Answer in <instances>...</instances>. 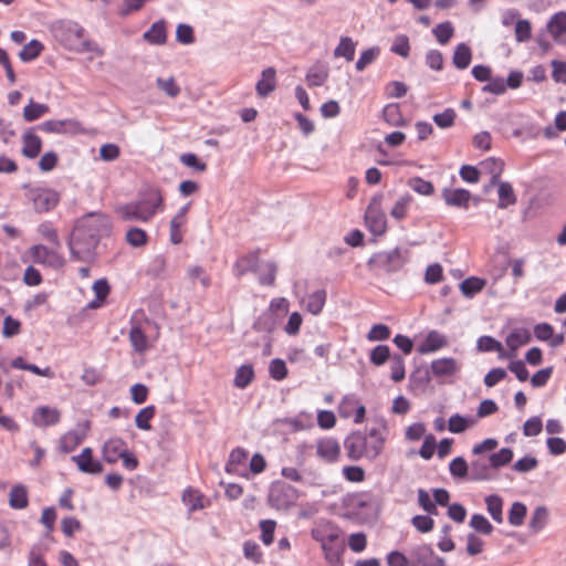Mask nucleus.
I'll use <instances>...</instances> for the list:
<instances>
[{"label": "nucleus", "mask_w": 566, "mask_h": 566, "mask_svg": "<svg viewBox=\"0 0 566 566\" xmlns=\"http://www.w3.org/2000/svg\"><path fill=\"white\" fill-rule=\"evenodd\" d=\"M112 229L107 217L90 213L77 221L74 227L69 247L74 258L88 261L94 256L99 239L108 235Z\"/></svg>", "instance_id": "1"}, {"label": "nucleus", "mask_w": 566, "mask_h": 566, "mask_svg": "<svg viewBox=\"0 0 566 566\" xmlns=\"http://www.w3.org/2000/svg\"><path fill=\"white\" fill-rule=\"evenodd\" d=\"M312 537L321 544L325 560L329 566H340L342 555L345 551V542L342 538L340 530L334 524L326 522L312 530Z\"/></svg>", "instance_id": "2"}, {"label": "nucleus", "mask_w": 566, "mask_h": 566, "mask_svg": "<svg viewBox=\"0 0 566 566\" xmlns=\"http://www.w3.org/2000/svg\"><path fill=\"white\" fill-rule=\"evenodd\" d=\"M161 209L163 197L159 190L155 189L136 202L118 207L116 213L124 221L147 222Z\"/></svg>", "instance_id": "3"}, {"label": "nucleus", "mask_w": 566, "mask_h": 566, "mask_svg": "<svg viewBox=\"0 0 566 566\" xmlns=\"http://www.w3.org/2000/svg\"><path fill=\"white\" fill-rule=\"evenodd\" d=\"M344 447L348 458L358 461L363 458L375 460L381 452L379 451V442L374 444L368 440L367 436L360 431L352 432L344 441Z\"/></svg>", "instance_id": "4"}, {"label": "nucleus", "mask_w": 566, "mask_h": 566, "mask_svg": "<svg viewBox=\"0 0 566 566\" xmlns=\"http://www.w3.org/2000/svg\"><path fill=\"white\" fill-rule=\"evenodd\" d=\"M51 31L61 45L74 52L81 45V40L84 36V29L78 23L70 20L53 23Z\"/></svg>", "instance_id": "5"}, {"label": "nucleus", "mask_w": 566, "mask_h": 566, "mask_svg": "<svg viewBox=\"0 0 566 566\" xmlns=\"http://www.w3.org/2000/svg\"><path fill=\"white\" fill-rule=\"evenodd\" d=\"M408 250L395 248L390 251L375 253L368 261V266L386 273L398 272L408 261Z\"/></svg>", "instance_id": "6"}, {"label": "nucleus", "mask_w": 566, "mask_h": 566, "mask_svg": "<svg viewBox=\"0 0 566 566\" xmlns=\"http://www.w3.org/2000/svg\"><path fill=\"white\" fill-rule=\"evenodd\" d=\"M381 200L382 195L374 196L365 212L366 227L374 235L377 237L385 234L387 231V218L380 208Z\"/></svg>", "instance_id": "7"}, {"label": "nucleus", "mask_w": 566, "mask_h": 566, "mask_svg": "<svg viewBox=\"0 0 566 566\" xmlns=\"http://www.w3.org/2000/svg\"><path fill=\"white\" fill-rule=\"evenodd\" d=\"M485 164H491V185L499 186V203L497 207L500 209H505L510 205H514L516 202V197L514 195L513 188L511 184L506 181H500V175L503 170V163L501 160L491 158Z\"/></svg>", "instance_id": "8"}, {"label": "nucleus", "mask_w": 566, "mask_h": 566, "mask_svg": "<svg viewBox=\"0 0 566 566\" xmlns=\"http://www.w3.org/2000/svg\"><path fill=\"white\" fill-rule=\"evenodd\" d=\"M411 566H446L444 558L436 555L428 544L413 546L409 552Z\"/></svg>", "instance_id": "9"}, {"label": "nucleus", "mask_w": 566, "mask_h": 566, "mask_svg": "<svg viewBox=\"0 0 566 566\" xmlns=\"http://www.w3.org/2000/svg\"><path fill=\"white\" fill-rule=\"evenodd\" d=\"M269 500L276 509H287L296 500V490L291 485H275L270 492Z\"/></svg>", "instance_id": "10"}, {"label": "nucleus", "mask_w": 566, "mask_h": 566, "mask_svg": "<svg viewBox=\"0 0 566 566\" xmlns=\"http://www.w3.org/2000/svg\"><path fill=\"white\" fill-rule=\"evenodd\" d=\"M39 129L53 134H74L81 129V124L74 118L50 119L40 124Z\"/></svg>", "instance_id": "11"}, {"label": "nucleus", "mask_w": 566, "mask_h": 566, "mask_svg": "<svg viewBox=\"0 0 566 566\" xmlns=\"http://www.w3.org/2000/svg\"><path fill=\"white\" fill-rule=\"evenodd\" d=\"M72 461L83 473L99 474L103 471V464L93 458V450L88 447L84 448L80 454L73 455Z\"/></svg>", "instance_id": "12"}, {"label": "nucleus", "mask_w": 566, "mask_h": 566, "mask_svg": "<svg viewBox=\"0 0 566 566\" xmlns=\"http://www.w3.org/2000/svg\"><path fill=\"white\" fill-rule=\"evenodd\" d=\"M31 420L34 426L40 428L54 426L60 422L61 412L50 406H40L33 411Z\"/></svg>", "instance_id": "13"}, {"label": "nucleus", "mask_w": 566, "mask_h": 566, "mask_svg": "<svg viewBox=\"0 0 566 566\" xmlns=\"http://www.w3.org/2000/svg\"><path fill=\"white\" fill-rule=\"evenodd\" d=\"M32 201L38 212H46L59 202V195L51 189H38L32 192Z\"/></svg>", "instance_id": "14"}, {"label": "nucleus", "mask_w": 566, "mask_h": 566, "mask_svg": "<svg viewBox=\"0 0 566 566\" xmlns=\"http://www.w3.org/2000/svg\"><path fill=\"white\" fill-rule=\"evenodd\" d=\"M127 450V444L122 438H111L104 442L102 452L103 459L107 463L114 464L116 463L120 457L124 455V452Z\"/></svg>", "instance_id": "15"}, {"label": "nucleus", "mask_w": 566, "mask_h": 566, "mask_svg": "<svg viewBox=\"0 0 566 566\" xmlns=\"http://www.w3.org/2000/svg\"><path fill=\"white\" fill-rule=\"evenodd\" d=\"M472 481H490L495 478L493 465L490 458H479L470 464Z\"/></svg>", "instance_id": "16"}, {"label": "nucleus", "mask_w": 566, "mask_h": 566, "mask_svg": "<svg viewBox=\"0 0 566 566\" xmlns=\"http://www.w3.org/2000/svg\"><path fill=\"white\" fill-rule=\"evenodd\" d=\"M442 198L448 206L468 209L469 201L471 199V192L461 188H446L442 191Z\"/></svg>", "instance_id": "17"}, {"label": "nucleus", "mask_w": 566, "mask_h": 566, "mask_svg": "<svg viewBox=\"0 0 566 566\" xmlns=\"http://www.w3.org/2000/svg\"><path fill=\"white\" fill-rule=\"evenodd\" d=\"M260 264L259 251H253L237 260L233 265V273L238 277L247 274L248 272L256 273Z\"/></svg>", "instance_id": "18"}, {"label": "nucleus", "mask_w": 566, "mask_h": 566, "mask_svg": "<svg viewBox=\"0 0 566 566\" xmlns=\"http://www.w3.org/2000/svg\"><path fill=\"white\" fill-rule=\"evenodd\" d=\"M460 369L454 358H439L431 363L430 370L434 377L442 378L454 375Z\"/></svg>", "instance_id": "19"}, {"label": "nucleus", "mask_w": 566, "mask_h": 566, "mask_svg": "<svg viewBox=\"0 0 566 566\" xmlns=\"http://www.w3.org/2000/svg\"><path fill=\"white\" fill-rule=\"evenodd\" d=\"M448 345L447 337L438 331H431L418 347L420 354H430Z\"/></svg>", "instance_id": "20"}, {"label": "nucleus", "mask_w": 566, "mask_h": 566, "mask_svg": "<svg viewBox=\"0 0 566 566\" xmlns=\"http://www.w3.org/2000/svg\"><path fill=\"white\" fill-rule=\"evenodd\" d=\"M338 442L333 438L322 439L317 442L316 453L326 462H334L339 455Z\"/></svg>", "instance_id": "21"}, {"label": "nucleus", "mask_w": 566, "mask_h": 566, "mask_svg": "<svg viewBox=\"0 0 566 566\" xmlns=\"http://www.w3.org/2000/svg\"><path fill=\"white\" fill-rule=\"evenodd\" d=\"M275 70L273 67H268L263 70L261 80L256 83V92L261 97H266L271 92L275 90L276 86V77Z\"/></svg>", "instance_id": "22"}, {"label": "nucleus", "mask_w": 566, "mask_h": 566, "mask_svg": "<svg viewBox=\"0 0 566 566\" xmlns=\"http://www.w3.org/2000/svg\"><path fill=\"white\" fill-rule=\"evenodd\" d=\"M41 138L31 129L23 135L22 154L30 159L35 158L41 151Z\"/></svg>", "instance_id": "23"}, {"label": "nucleus", "mask_w": 566, "mask_h": 566, "mask_svg": "<svg viewBox=\"0 0 566 566\" xmlns=\"http://www.w3.org/2000/svg\"><path fill=\"white\" fill-rule=\"evenodd\" d=\"M328 78V67L322 63H316L310 67L306 74L308 86H322Z\"/></svg>", "instance_id": "24"}, {"label": "nucleus", "mask_w": 566, "mask_h": 566, "mask_svg": "<svg viewBox=\"0 0 566 566\" xmlns=\"http://www.w3.org/2000/svg\"><path fill=\"white\" fill-rule=\"evenodd\" d=\"M144 39L150 44L161 45L166 42V23L160 20L155 22L149 30L144 33Z\"/></svg>", "instance_id": "25"}, {"label": "nucleus", "mask_w": 566, "mask_h": 566, "mask_svg": "<svg viewBox=\"0 0 566 566\" xmlns=\"http://www.w3.org/2000/svg\"><path fill=\"white\" fill-rule=\"evenodd\" d=\"M547 30L555 41L562 42L560 36L566 32V12L555 13L547 23Z\"/></svg>", "instance_id": "26"}, {"label": "nucleus", "mask_w": 566, "mask_h": 566, "mask_svg": "<svg viewBox=\"0 0 566 566\" xmlns=\"http://www.w3.org/2000/svg\"><path fill=\"white\" fill-rule=\"evenodd\" d=\"M254 377L255 374L253 365H242L235 370L233 385L238 389H244L253 381Z\"/></svg>", "instance_id": "27"}, {"label": "nucleus", "mask_w": 566, "mask_h": 566, "mask_svg": "<svg viewBox=\"0 0 566 566\" xmlns=\"http://www.w3.org/2000/svg\"><path fill=\"white\" fill-rule=\"evenodd\" d=\"M476 419L473 417H464L459 413H454L449 418L448 430L452 433H462L467 429L475 426Z\"/></svg>", "instance_id": "28"}, {"label": "nucleus", "mask_w": 566, "mask_h": 566, "mask_svg": "<svg viewBox=\"0 0 566 566\" xmlns=\"http://www.w3.org/2000/svg\"><path fill=\"white\" fill-rule=\"evenodd\" d=\"M49 112V105L43 103H36L33 99H31L30 103L27 106H24L22 115L25 122L31 123L39 119Z\"/></svg>", "instance_id": "29"}, {"label": "nucleus", "mask_w": 566, "mask_h": 566, "mask_svg": "<svg viewBox=\"0 0 566 566\" xmlns=\"http://www.w3.org/2000/svg\"><path fill=\"white\" fill-rule=\"evenodd\" d=\"M472 60V52L469 45L465 43H460L455 46L454 53H453V64L459 70L467 69Z\"/></svg>", "instance_id": "30"}, {"label": "nucleus", "mask_w": 566, "mask_h": 566, "mask_svg": "<svg viewBox=\"0 0 566 566\" xmlns=\"http://www.w3.org/2000/svg\"><path fill=\"white\" fill-rule=\"evenodd\" d=\"M326 302V292L324 290H317L310 294L307 298L304 301L306 310L313 314L317 315L322 312Z\"/></svg>", "instance_id": "31"}, {"label": "nucleus", "mask_w": 566, "mask_h": 566, "mask_svg": "<svg viewBox=\"0 0 566 566\" xmlns=\"http://www.w3.org/2000/svg\"><path fill=\"white\" fill-rule=\"evenodd\" d=\"M356 42L349 36H342L338 45L334 50L335 57H345L350 62L355 56Z\"/></svg>", "instance_id": "32"}, {"label": "nucleus", "mask_w": 566, "mask_h": 566, "mask_svg": "<svg viewBox=\"0 0 566 566\" xmlns=\"http://www.w3.org/2000/svg\"><path fill=\"white\" fill-rule=\"evenodd\" d=\"M28 492L23 485H15L10 490L9 504L14 510H22L28 506Z\"/></svg>", "instance_id": "33"}, {"label": "nucleus", "mask_w": 566, "mask_h": 566, "mask_svg": "<svg viewBox=\"0 0 566 566\" xmlns=\"http://www.w3.org/2000/svg\"><path fill=\"white\" fill-rule=\"evenodd\" d=\"M277 266L274 262H264L261 263L256 274L259 276V282L262 285H273L275 282Z\"/></svg>", "instance_id": "34"}, {"label": "nucleus", "mask_w": 566, "mask_h": 566, "mask_svg": "<svg viewBox=\"0 0 566 566\" xmlns=\"http://www.w3.org/2000/svg\"><path fill=\"white\" fill-rule=\"evenodd\" d=\"M485 503H486V510H488L489 514L491 515V517L496 523H502L503 522V514H502L503 500H502V497L496 494H491V495L486 496Z\"/></svg>", "instance_id": "35"}, {"label": "nucleus", "mask_w": 566, "mask_h": 566, "mask_svg": "<svg viewBox=\"0 0 566 566\" xmlns=\"http://www.w3.org/2000/svg\"><path fill=\"white\" fill-rule=\"evenodd\" d=\"M485 285L484 280L471 276L463 280L460 283V290L462 294L467 297H473L476 293L483 290Z\"/></svg>", "instance_id": "36"}, {"label": "nucleus", "mask_w": 566, "mask_h": 566, "mask_svg": "<svg viewBox=\"0 0 566 566\" xmlns=\"http://www.w3.org/2000/svg\"><path fill=\"white\" fill-rule=\"evenodd\" d=\"M129 340L137 353H144L148 349V339L139 326H133L129 332Z\"/></svg>", "instance_id": "37"}, {"label": "nucleus", "mask_w": 566, "mask_h": 566, "mask_svg": "<svg viewBox=\"0 0 566 566\" xmlns=\"http://www.w3.org/2000/svg\"><path fill=\"white\" fill-rule=\"evenodd\" d=\"M249 453L247 450L238 447L233 449L229 455V460L226 464V471L228 473H237L238 467L243 464L248 458Z\"/></svg>", "instance_id": "38"}, {"label": "nucleus", "mask_w": 566, "mask_h": 566, "mask_svg": "<svg viewBox=\"0 0 566 566\" xmlns=\"http://www.w3.org/2000/svg\"><path fill=\"white\" fill-rule=\"evenodd\" d=\"M43 44L38 40H31L25 44L19 52V57L23 62H30L35 60L43 51Z\"/></svg>", "instance_id": "39"}, {"label": "nucleus", "mask_w": 566, "mask_h": 566, "mask_svg": "<svg viewBox=\"0 0 566 566\" xmlns=\"http://www.w3.org/2000/svg\"><path fill=\"white\" fill-rule=\"evenodd\" d=\"M547 518H548L547 509L545 506H537L533 512V515L528 523V527L533 532L537 533L544 528V526L546 525Z\"/></svg>", "instance_id": "40"}, {"label": "nucleus", "mask_w": 566, "mask_h": 566, "mask_svg": "<svg viewBox=\"0 0 566 566\" xmlns=\"http://www.w3.org/2000/svg\"><path fill=\"white\" fill-rule=\"evenodd\" d=\"M531 336L526 329H516L506 337V345L512 352L530 342Z\"/></svg>", "instance_id": "41"}, {"label": "nucleus", "mask_w": 566, "mask_h": 566, "mask_svg": "<svg viewBox=\"0 0 566 566\" xmlns=\"http://www.w3.org/2000/svg\"><path fill=\"white\" fill-rule=\"evenodd\" d=\"M156 409L154 406L143 408L135 417L136 427L140 430H150V420L154 418Z\"/></svg>", "instance_id": "42"}, {"label": "nucleus", "mask_w": 566, "mask_h": 566, "mask_svg": "<svg viewBox=\"0 0 566 566\" xmlns=\"http://www.w3.org/2000/svg\"><path fill=\"white\" fill-rule=\"evenodd\" d=\"M412 202V197L410 195L401 196L396 203L394 205L390 214L396 220H402L408 212V209Z\"/></svg>", "instance_id": "43"}, {"label": "nucleus", "mask_w": 566, "mask_h": 566, "mask_svg": "<svg viewBox=\"0 0 566 566\" xmlns=\"http://www.w3.org/2000/svg\"><path fill=\"white\" fill-rule=\"evenodd\" d=\"M380 53V49L378 46H373L364 52H361L360 56L358 57L355 69L358 72L364 71L368 65H370L378 57Z\"/></svg>", "instance_id": "44"}, {"label": "nucleus", "mask_w": 566, "mask_h": 566, "mask_svg": "<svg viewBox=\"0 0 566 566\" xmlns=\"http://www.w3.org/2000/svg\"><path fill=\"white\" fill-rule=\"evenodd\" d=\"M390 378L395 382L401 381L406 376L405 359L401 355H392L390 359Z\"/></svg>", "instance_id": "45"}, {"label": "nucleus", "mask_w": 566, "mask_h": 566, "mask_svg": "<svg viewBox=\"0 0 566 566\" xmlns=\"http://www.w3.org/2000/svg\"><path fill=\"white\" fill-rule=\"evenodd\" d=\"M182 501L189 506L190 511H196L205 507L203 496L193 489H187L182 494Z\"/></svg>", "instance_id": "46"}, {"label": "nucleus", "mask_w": 566, "mask_h": 566, "mask_svg": "<svg viewBox=\"0 0 566 566\" xmlns=\"http://www.w3.org/2000/svg\"><path fill=\"white\" fill-rule=\"evenodd\" d=\"M493 469L509 464L513 459V451L510 448H502L499 452L489 455Z\"/></svg>", "instance_id": "47"}, {"label": "nucleus", "mask_w": 566, "mask_h": 566, "mask_svg": "<svg viewBox=\"0 0 566 566\" xmlns=\"http://www.w3.org/2000/svg\"><path fill=\"white\" fill-rule=\"evenodd\" d=\"M389 358L391 359V355L387 345H377L369 354L370 361L376 366L384 365Z\"/></svg>", "instance_id": "48"}, {"label": "nucleus", "mask_w": 566, "mask_h": 566, "mask_svg": "<svg viewBox=\"0 0 566 566\" xmlns=\"http://www.w3.org/2000/svg\"><path fill=\"white\" fill-rule=\"evenodd\" d=\"M457 113L453 108H446L442 113L434 114L432 119L440 128H450L453 126Z\"/></svg>", "instance_id": "49"}, {"label": "nucleus", "mask_w": 566, "mask_h": 566, "mask_svg": "<svg viewBox=\"0 0 566 566\" xmlns=\"http://www.w3.org/2000/svg\"><path fill=\"white\" fill-rule=\"evenodd\" d=\"M453 33H454V29H453L451 22H449V21L439 23L433 29V34L436 35L437 41L440 44H447L450 41V39L453 36Z\"/></svg>", "instance_id": "50"}, {"label": "nucleus", "mask_w": 566, "mask_h": 566, "mask_svg": "<svg viewBox=\"0 0 566 566\" xmlns=\"http://www.w3.org/2000/svg\"><path fill=\"white\" fill-rule=\"evenodd\" d=\"M526 506L521 502H514L509 512V522L513 526H520L526 515Z\"/></svg>", "instance_id": "51"}, {"label": "nucleus", "mask_w": 566, "mask_h": 566, "mask_svg": "<svg viewBox=\"0 0 566 566\" xmlns=\"http://www.w3.org/2000/svg\"><path fill=\"white\" fill-rule=\"evenodd\" d=\"M82 442L78 433L70 431L60 439V450L64 453H70Z\"/></svg>", "instance_id": "52"}, {"label": "nucleus", "mask_w": 566, "mask_h": 566, "mask_svg": "<svg viewBox=\"0 0 566 566\" xmlns=\"http://www.w3.org/2000/svg\"><path fill=\"white\" fill-rule=\"evenodd\" d=\"M470 526L484 535H490L493 532L492 524L482 514H473L470 520Z\"/></svg>", "instance_id": "53"}, {"label": "nucleus", "mask_w": 566, "mask_h": 566, "mask_svg": "<svg viewBox=\"0 0 566 566\" xmlns=\"http://www.w3.org/2000/svg\"><path fill=\"white\" fill-rule=\"evenodd\" d=\"M408 185L413 191L423 196H430L434 191L433 185L420 177L411 178Z\"/></svg>", "instance_id": "54"}, {"label": "nucleus", "mask_w": 566, "mask_h": 566, "mask_svg": "<svg viewBox=\"0 0 566 566\" xmlns=\"http://www.w3.org/2000/svg\"><path fill=\"white\" fill-rule=\"evenodd\" d=\"M269 373L274 380H283L287 376V367L283 359L275 358L270 363Z\"/></svg>", "instance_id": "55"}, {"label": "nucleus", "mask_w": 566, "mask_h": 566, "mask_svg": "<svg viewBox=\"0 0 566 566\" xmlns=\"http://www.w3.org/2000/svg\"><path fill=\"white\" fill-rule=\"evenodd\" d=\"M126 241L133 247H143L148 241L147 233L139 228H132L126 233Z\"/></svg>", "instance_id": "56"}, {"label": "nucleus", "mask_w": 566, "mask_h": 566, "mask_svg": "<svg viewBox=\"0 0 566 566\" xmlns=\"http://www.w3.org/2000/svg\"><path fill=\"white\" fill-rule=\"evenodd\" d=\"M253 327L259 332L271 333L275 327V319L272 313H262L254 322Z\"/></svg>", "instance_id": "57"}, {"label": "nucleus", "mask_w": 566, "mask_h": 566, "mask_svg": "<svg viewBox=\"0 0 566 566\" xmlns=\"http://www.w3.org/2000/svg\"><path fill=\"white\" fill-rule=\"evenodd\" d=\"M431 380L429 370H416L410 375V385L420 390H424Z\"/></svg>", "instance_id": "58"}, {"label": "nucleus", "mask_w": 566, "mask_h": 566, "mask_svg": "<svg viewBox=\"0 0 566 566\" xmlns=\"http://www.w3.org/2000/svg\"><path fill=\"white\" fill-rule=\"evenodd\" d=\"M543 430L542 419L538 416L531 417L523 424V434L525 437H536Z\"/></svg>", "instance_id": "59"}, {"label": "nucleus", "mask_w": 566, "mask_h": 566, "mask_svg": "<svg viewBox=\"0 0 566 566\" xmlns=\"http://www.w3.org/2000/svg\"><path fill=\"white\" fill-rule=\"evenodd\" d=\"M449 470L452 476L463 479L468 475L469 465L464 458L457 457L450 462Z\"/></svg>", "instance_id": "60"}, {"label": "nucleus", "mask_w": 566, "mask_h": 566, "mask_svg": "<svg viewBox=\"0 0 566 566\" xmlns=\"http://www.w3.org/2000/svg\"><path fill=\"white\" fill-rule=\"evenodd\" d=\"M32 255L35 262L52 263L56 259V253L49 250L44 245H35L32 248Z\"/></svg>", "instance_id": "61"}, {"label": "nucleus", "mask_w": 566, "mask_h": 566, "mask_svg": "<svg viewBox=\"0 0 566 566\" xmlns=\"http://www.w3.org/2000/svg\"><path fill=\"white\" fill-rule=\"evenodd\" d=\"M390 328L385 324L374 325L367 334L369 342L386 340L390 337Z\"/></svg>", "instance_id": "62"}, {"label": "nucleus", "mask_w": 566, "mask_h": 566, "mask_svg": "<svg viewBox=\"0 0 566 566\" xmlns=\"http://www.w3.org/2000/svg\"><path fill=\"white\" fill-rule=\"evenodd\" d=\"M243 554L247 559H250L255 564H259L262 560V552L260 549V546L255 542H244Z\"/></svg>", "instance_id": "63"}, {"label": "nucleus", "mask_w": 566, "mask_h": 566, "mask_svg": "<svg viewBox=\"0 0 566 566\" xmlns=\"http://www.w3.org/2000/svg\"><path fill=\"white\" fill-rule=\"evenodd\" d=\"M386 560L388 566H411V558H408L399 551L390 552L387 555Z\"/></svg>", "instance_id": "64"}]
</instances>
